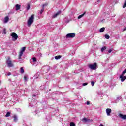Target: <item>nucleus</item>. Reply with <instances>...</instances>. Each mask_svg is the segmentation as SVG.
<instances>
[{
  "label": "nucleus",
  "mask_w": 126,
  "mask_h": 126,
  "mask_svg": "<svg viewBox=\"0 0 126 126\" xmlns=\"http://www.w3.org/2000/svg\"><path fill=\"white\" fill-rule=\"evenodd\" d=\"M34 22V15H32L28 19L27 22V25L29 27L33 24Z\"/></svg>",
  "instance_id": "nucleus-1"
},
{
  "label": "nucleus",
  "mask_w": 126,
  "mask_h": 126,
  "mask_svg": "<svg viewBox=\"0 0 126 126\" xmlns=\"http://www.w3.org/2000/svg\"><path fill=\"white\" fill-rule=\"evenodd\" d=\"M6 63L7 64L8 67H13V63H12V61L10 58H8L6 60Z\"/></svg>",
  "instance_id": "nucleus-2"
},
{
  "label": "nucleus",
  "mask_w": 126,
  "mask_h": 126,
  "mask_svg": "<svg viewBox=\"0 0 126 126\" xmlns=\"http://www.w3.org/2000/svg\"><path fill=\"white\" fill-rule=\"evenodd\" d=\"M88 67L89 68H90V69L95 70V69L97 68V63H94L93 64H90L89 65Z\"/></svg>",
  "instance_id": "nucleus-3"
},
{
  "label": "nucleus",
  "mask_w": 126,
  "mask_h": 126,
  "mask_svg": "<svg viewBox=\"0 0 126 126\" xmlns=\"http://www.w3.org/2000/svg\"><path fill=\"white\" fill-rule=\"evenodd\" d=\"M24 51H25V47H23L20 50V52L19 55V57H18L19 60H20L21 59V57H22V56H23V53H24Z\"/></svg>",
  "instance_id": "nucleus-4"
},
{
  "label": "nucleus",
  "mask_w": 126,
  "mask_h": 126,
  "mask_svg": "<svg viewBox=\"0 0 126 126\" xmlns=\"http://www.w3.org/2000/svg\"><path fill=\"white\" fill-rule=\"evenodd\" d=\"M11 37H12V40L13 41H16L17 38H18V35L14 32H13L11 34Z\"/></svg>",
  "instance_id": "nucleus-5"
},
{
  "label": "nucleus",
  "mask_w": 126,
  "mask_h": 126,
  "mask_svg": "<svg viewBox=\"0 0 126 126\" xmlns=\"http://www.w3.org/2000/svg\"><path fill=\"white\" fill-rule=\"evenodd\" d=\"M74 37H75V33H68L66 34V39H68L69 38H74Z\"/></svg>",
  "instance_id": "nucleus-6"
},
{
  "label": "nucleus",
  "mask_w": 126,
  "mask_h": 126,
  "mask_svg": "<svg viewBox=\"0 0 126 126\" xmlns=\"http://www.w3.org/2000/svg\"><path fill=\"white\" fill-rule=\"evenodd\" d=\"M107 116H111V113H112V109L107 108L106 109Z\"/></svg>",
  "instance_id": "nucleus-7"
},
{
  "label": "nucleus",
  "mask_w": 126,
  "mask_h": 126,
  "mask_svg": "<svg viewBox=\"0 0 126 126\" xmlns=\"http://www.w3.org/2000/svg\"><path fill=\"white\" fill-rule=\"evenodd\" d=\"M119 117L122 119V120H126V115H124L122 113H120L118 115Z\"/></svg>",
  "instance_id": "nucleus-8"
},
{
  "label": "nucleus",
  "mask_w": 126,
  "mask_h": 126,
  "mask_svg": "<svg viewBox=\"0 0 126 126\" xmlns=\"http://www.w3.org/2000/svg\"><path fill=\"white\" fill-rule=\"evenodd\" d=\"M120 78L121 79V82H124V81H125V80H126V76L121 75L120 76Z\"/></svg>",
  "instance_id": "nucleus-9"
},
{
  "label": "nucleus",
  "mask_w": 126,
  "mask_h": 126,
  "mask_svg": "<svg viewBox=\"0 0 126 126\" xmlns=\"http://www.w3.org/2000/svg\"><path fill=\"white\" fill-rule=\"evenodd\" d=\"M121 100H122V97L121 96H118L117 97L115 101V103L116 104L117 103H119V102H120V101H121Z\"/></svg>",
  "instance_id": "nucleus-10"
},
{
  "label": "nucleus",
  "mask_w": 126,
  "mask_h": 126,
  "mask_svg": "<svg viewBox=\"0 0 126 126\" xmlns=\"http://www.w3.org/2000/svg\"><path fill=\"white\" fill-rule=\"evenodd\" d=\"M62 11H59L58 12H57L56 14H55L53 16V18H56V17H57V16H58V15H59V14H61Z\"/></svg>",
  "instance_id": "nucleus-11"
},
{
  "label": "nucleus",
  "mask_w": 126,
  "mask_h": 126,
  "mask_svg": "<svg viewBox=\"0 0 126 126\" xmlns=\"http://www.w3.org/2000/svg\"><path fill=\"white\" fill-rule=\"evenodd\" d=\"M8 20H9V18L8 17V16H6L4 19V20H3L4 23H7V22H8Z\"/></svg>",
  "instance_id": "nucleus-12"
},
{
  "label": "nucleus",
  "mask_w": 126,
  "mask_h": 126,
  "mask_svg": "<svg viewBox=\"0 0 126 126\" xmlns=\"http://www.w3.org/2000/svg\"><path fill=\"white\" fill-rule=\"evenodd\" d=\"M35 115L37 116V117H39V116H41V112H40V111L39 110H36L35 111Z\"/></svg>",
  "instance_id": "nucleus-13"
},
{
  "label": "nucleus",
  "mask_w": 126,
  "mask_h": 126,
  "mask_svg": "<svg viewBox=\"0 0 126 126\" xmlns=\"http://www.w3.org/2000/svg\"><path fill=\"white\" fill-rule=\"evenodd\" d=\"M63 22H65L66 23H68L69 22V20L68 19V17H66L63 20Z\"/></svg>",
  "instance_id": "nucleus-14"
},
{
  "label": "nucleus",
  "mask_w": 126,
  "mask_h": 126,
  "mask_svg": "<svg viewBox=\"0 0 126 126\" xmlns=\"http://www.w3.org/2000/svg\"><path fill=\"white\" fill-rule=\"evenodd\" d=\"M85 13H86V12H85L83 14L80 15L78 17V19H80V18H82V17H83L84 16V15H85Z\"/></svg>",
  "instance_id": "nucleus-15"
},
{
  "label": "nucleus",
  "mask_w": 126,
  "mask_h": 126,
  "mask_svg": "<svg viewBox=\"0 0 126 126\" xmlns=\"http://www.w3.org/2000/svg\"><path fill=\"white\" fill-rule=\"evenodd\" d=\"M82 121L84 122V123H87V122L89 121V120L86 118H84L83 119H82Z\"/></svg>",
  "instance_id": "nucleus-16"
},
{
  "label": "nucleus",
  "mask_w": 126,
  "mask_h": 126,
  "mask_svg": "<svg viewBox=\"0 0 126 126\" xmlns=\"http://www.w3.org/2000/svg\"><path fill=\"white\" fill-rule=\"evenodd\" d=\"M15 7H16V11L19 10V9H20V5L19 4H16L15 5Z\"/></svg>",
  "instance_id": "nucleus-17"
},
{
  "label": "nucleus",
  "mask_w": 126,
  "mask_h": 126,
  "mask_svg": "<svg viewBox=\"0 0 126 126\" xmlns=\"http://www.w3.org/2000/svg\"><path fill=\"white\" fill-rule=\"evenodd\" d=\"M14 118V122H17V121H18V118H17V116L16 115H14L13 116Z\"/></svg>",
  "instance_id": "nucleus-18"
},
{
  "label": "nucleus",
  "mask_w": 126,
  "mask_h": 126,
  "mask_svg": "<svg viewBox=\"0 0 126 126\" xmlns=\"http://www.w3.org/2000/svg\"><path fill=\"white\" fill-rule=\"evenodd\" d=\"M107 49V46H103L101 48V52L103 53Z\"/></svg>",
  "instance_id": "nucleus-19"
},
{
  "label": "nucleus",
  "mask_w": 126,
  "mask_h": 126,
  "mask_svg": "<svg viewBox=\"0 0 126 126\" xmlns=\"http://www.w3.org/2000/svg\"><path fill=\"white\" fill-rule=\"evenodd\" d=\"M2 34L3 35H6V29L4 28L3 29V31H2Z\"/></svg>",
  "instance_id": "nucleus-20"
},
{
  "label": "nucleus",
  "mask_w": 126,
  "mask_h": 126,
  "mask_svg": "<svg viewBox=\"0 0 126 126\" xmlns=\"http://www.w3.org/2000/svg\"><path fill=\"white\" fill-rule=\"evenodd\" d=\"M104 31H105V28L104 27L100 28V29L99 30V32L100 33H103Z\"/></svg>",
  "instance_id": "nucleus-21"
},
{
  "label": "nucleus",
  "mask_w": 126,
  "mask_h": 126,
  "mask_svg": "<svg viewBox=\"0 0 126 126\" xmlns=\"http://www.w3.org/2000/svg\"><path fill=\"white\" fill-rule=\"evenodd\" d=\"M62 58V56L61 55H58V56H56L55 57V59L56 60H59V59Z\"/></svg>",
  "instance_id": "nucleus-22"
},
{
  "label": "nucleus",
  "mask_w": 126,
  "mask_h": 126,
  "mask_svg": "<svg viewBox=\"0 0 126 126\" xmlns=\"http://www.w3.org/2000/svg\"><path fill=\"white\" fill-rule=\"evenodd\" d=\"M20 71V73L22 74L24 73V69H23V68L21 67Z\"/></svg>",
  "instance_id": "nucleus-23"
},
{
  "label": "nucleus",
  "mask_w": 126,
  "mask_h": 126,
  "mask_svg": "<svg viewBox=\"0 0 126 126\" xmlns=\"http://www.w3.org/2000/svg\"><path fill=\"white\" fill-rule=\"evenodd\" d=\"M32 60H33V63H36V62H37V58H36V57H33L32 58Z\"/></svg>",
  "instance_id": "nucleus-24"
},
{
  "label": "nucleus",
  "mask_w": 126,
  "mask_h": 126,
  "mask_svg": "<svg viewBox=\"0 0 126 126\" xmlns=\"http://www.w3.org/2000/svg\"><path fill=\"white\" fill-rule=\"evenodd\" d=\"M70 126H75V124L73 122L70 123Z\"/></svg>",
  "instance_id": "nucleus-25"
},
{
  "label": "nucleus",
  "mask_w": 126,
  "mask_h": 126,
  "mask_svg": "<svg viewBox=\"0 0 126 126\" xmlns=\"http://www.w3.org/2000/svg\"><path fill=\"white\" fill-rule=\"evenodd\" d=\"M105 39H110V36H109V35H108V34H106L105 35Z\"/></svg>",
  "instance_id": "nucleus-26"
},
{
  "label": "nucleus",
  "mask_w": 126,
  "mask_h": 126,
  "mask_svg": "<svg viewBox=\"0 0 126 126\" xmlns=\"http://www.w3.org/2000/svg\"><path fill=\"white\" fill-rule=\"evenodd\" d=\"M44 10H45V9H44V8H43L41 10L40 12H39V14H42V13H43L44 12Z\"/></svg>",
  "instance_id": "nucleus-27"
},
{
  "label": "nucleus",
  "mask_w": 126,
  "mask_h": 126,
  "mask_svg": "<svg viewBox=\"0 0 126 126\" xmlns=\"http://www.w3.org/2000/svg\"><path fill=\"white\" fill-rule=\"evenodd\" d=\"M126 7V0H125L124 4L123 6V8H125Z\"/></svg>",
  "instance_id": "nucleus-28"
},
{
  "label": "nucleus",
  "mask_w": 126,
  "mask_h": 126,
  "mask_svg": "<svg viewBox=\"0 0 126 126\" xmlns=\"http://www.w3.org/2000/svg\"><path fill=\"white\" fill-rule=\"evenodd\" d=\"M126 73V69H125L123 72H122V74H121V75H125V74Z\"/></svg>",
  "instance_id": "nucleus-29"
},
{
  "label": "nucleus",
  "mask_w": 126,
  "mask_h": 126,
  "mask_svg": "<svg viewBox=\"0 0 126 126\" xmlns=\"http://www.w3.org/2000/svg\"><path fill=\"white\" fill-rule=\"evenodd\" d=\"M9 116H10V113L7 112L5 115V117H9Z\"/></svg>",
  "instance_id": "nucleus-30"
},
{
  "label": "nucleus",
  "mask_w": 126,
  "mask_h": 126,
  "mask_svg": "<svg viewBox=\"0 0 126 126\" xmlns=\"http://www.w3.org/2000/svg\"><path fill=\"white\" fill-rule=\"evenodd\" d=\"M30 9V5L28 4L27 6V10H29Z\"/></svg>",
  "instance_id": "nucleus-31"
},
{
  "label": "nucleus",
  "mask_w": 126,
  "mask_h": 126,
  "mask_svg": "<svg viewBox=\"0 0 126 126\" xmlns=\"http://www.w3.org/2000/svg\"><path fill=\"white\" fill-rule=\"evenodd\" d=\"M95 84V82L94 81L91 82V85L92 86H94V85Z\"/></svg>",
  "instance_id": "nucleus-32"
},
{
  "label": "nucleus",
  "mask_w": 126,
  "mask_h": 126,
  "mask_svg": "<svg viewBox=\"0 0 126 126\" xmlns=\"http://www.w3.org/2000/svg\"><path fill=\"white\" fill-rule=\"evenodd\" d=\"M25 81H27V77L26 76H24V77Z\"/></svg>",
  "instance_id": "nucleus-33"
},
{
  "label": "nucleus",
  "mask_w": 126,
  "mask_h": 126,
  "mask_svg": "<svg viewBox=\"0 0 126 126\" xmlns=\"http://www.w3.org/2000/svg\"><path fill=\"white\" fill-rule=\"evenodd\" d=\"M88 84V83H85L83 84V86H86V85H87Z\"/></svg>",
  "instance_id": "nucleus-34"
},
{
  "label": "nucleus",
  "mask_w": 126,
  "mask_h": 126,
  "mask_svg": "<svg viewBox=\"0 0 126 126\" xmlns=\"http://www.w3.org/2000/svg\"><path fill=\"white\" fill-rule=\"evenodd\" d=\"M86 104H87V105H90V102H89V101H87Z\"/></svg>",
  "instance_id": "nucleus-35"
},
{
  "label": "nucleus",
  "mask_w": 126,
  "mask_h": 126,
  "mask_svg": "<svg viewBox=\"0 0 126 126\" xmlns=\"http://www.w3.org/2000/svg\"><path fill=\"white\" fill-rule=\"evenodd\" d=\"M113 50L112 49H110L109 51H108V53H111Z\"/></svg>",
  "instance_id": "nucleus-36"
},
{
  "label": "nucleus",
  "mask_w": 126,
  "mask_h": 126,
  "mask_svg": "<svg viewBox=\"0 0 126 126\" xmlns=\"http://www.w3.org/2000/svg\"><path fill=\"white\" fill-rule=\"evenodd\" d=\"M11 73L10 72H8V73H7V75H8V76H9V75H11Z\"/></svg>",
  "instance_id": "nucleus-37"
},
{
  "label": "nucleus",
  "mask_w": 126,
  "mask_h": 126,
  "mask_svg": "<svg viewBox=\"0 0 126 126\" xmlns=\"http://www.w3.org/2000/svg\"><path fill=\"white\" fill-rule=\"evenodd\" d=\"M45 6H47V4H45L43 5V7H45Z\"/></svg>",
  "instance_id": "nucleus-38"
},
{
  "label": "nucleus",
  "mask_w": 126,
  "mask_h": 126,
  "mask_svg": "<svg viewBox=\"0 0 126 126\" xmlns=\"http://www.w3.org/2000/svg\"><path fill=\"white\" fill-rule=\"evenodd\" d=\"M126 27H125L124 29H123V31H126Z\"/></svg>",
  "instance_id": "nucleus-39"
},
{
  "label": "nucleus",
  "mask_w": 126,
  "mask_h": 126,
  "mask_svg": "<svg viewBox=\"0 0 126 126\" xmlns=\"http://www.w3.org/2000/svg\"><path fill=\"white\" fill-rule=\"evenodd\" d=\"M102 1V0H97V2H101Z\"/></svg>",
  "instance_id": "nucleus-40"
},
{
  "label": "nucleus",
  "mask_w": 126,
  "mask_h": 126,
  "mask_svg": "<svg viewBox=\"0 0 126 126\" xmlns=\"http://www.w3.org/2000/svg\"><path fill=\"white\" fill-rule=\"evenodd\" d=\"M27 126H32V125H31V124H29V125H28Z\"/></svg>",
  "instance_id": "nucleus-41"
},
{
  "label": "nucleus",
  "mask_w": 126,
  "mask_h": 126,
  "mask_svg": "<svg viewBox=\"0 0 126 126\" xmlns=\"http://www.w3.org/2000/svg\"><path fill=\"white\" fill-rule=\"evenodd\" d=\"M32 96H33V97H36V94H33Z\"/></svg>",
  "instance_id": "nucleus-42"
}]
</instances>
